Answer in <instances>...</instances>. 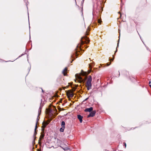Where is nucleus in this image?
<instances>
[{
    "label": "nucleus",
    "instance_id": "1",
    "mask_svg": "<svg viewBox=\"0 0 151 151\" xmlns=\"http://www.w3.org/2000/svg\"><path fill=\"white\" fill-rule=\"evenodd\" d=\"M87 81L86 83V86L87 89L89 90L91 88L92 84L91 82L92 80V78L91 76H89L87 78Z\"/></svg>",
    "mask_w": 151,
    "mask_h": 151
},
{
    "label": "nucleus",
    "instance_id": "2",
    "mask_svg": "<svg viewBox=\"0 0 151 151\" xmlns=\"http://www.w3.org/2000/svg\"><path fill=\"white\" fill-rule=\"evenodd\" d=\"M89 41L90 40L88 37L86 36L83 37L82 38L81 44H83L85 43H88Z\"/></svg>",
    "mask_w": 151,
    "mask_h": 151
},
{
    "label": "nucleus",
    "instance_id": "3",
    "mask_svg": "<svg viewBox=\"0 0 151 151\" xmlns=\"http://www.w3.org/2000/svg\"><path fill=\"white\" fill-rule=\"evenodd\" d=\"M65 123L64 121H62L61 122V127L60 129V132H63L64 129L65 128Z\"/></svg>",
    "mask_w": 151,
    "mask_h": 151
},
{
    "label": "nucleus",
    "instance_id": "4",
    "mask_svg": "<svg viewBox=\"0 0 151 151\" xmlns=\"http://www.w3.org/2000/svg\"><path fill=\"white\" fill-rule=\"evenodd\" d=\"M96 112L95 111H92L90 112V113L89 115L88 116V117H93L96 114Z\"/></svg>",
    "mask_w": 151,
    "mask_h": 151
},
{
    "label": "nucleus",
    "instance_id": "5",
    "mask_svg": "<svg viewBox=\"0 0 151 151\" xmlns=\"http://www.w3.org/2000/svg\"><path fill=\"white\" fill-rule=\"evenodd\" d=\"M93 110V108L92 107H91L90 108H87L86 109H85V111L86 112H91Z\"/></svg>",
    "mask_w": 151,
    "mask_h": 151
},
{
    "label": "nucleus",
    "instance_id": "6",
    "mask_svg": "<svg viewBox=\"0 0 151 151\" xmlns=\"http://www.w3.org/2000/svg\"><path fill=\"white\" fill-rule=\"evenodd\" d=\"M67 68H65L62 71V73L64 76L67 75Z\"/></svg>",
    "mask_w": 151,
    "mask_h": 151
},
{
    "label": "nucleus",
    "instance_id": "7",
    "mask_svg": "<svg viewBox=\"0 0 151 151\" xmlns=\"http://www.w3.org/2000/svg\"><path fill=\"white\" fill-rule=\"evenodd\" d=\"M37 122H36V126H35V133L34 134V137H35V139H34V141H35V139L36 138V137H35V136L36 135V134H37V133L36 132V130L37 127Z\"/></svg>",
    "mask_w": 151,
    "mask_h": 151
},
{
    "label": "nucleus",
    "instance_id": "8",
    "mask_svg": "<svg viewBox=\"0 0 151 151\" xmlns=\"http://www.w3.org/2000/svg\"><path fill=\"white\" fill-rule=\"evenodd\" d=\"M78 118L79 119L80 122L81 123L82 122V119L83 117L82 116H81L80 115H77Z\"/></svg>",
    "mask_w": 151,
    "mask_h": 151
},
{
    "label": "nucleus",
    "instance_id": "9",
    "mask_svg": "<svg viewBox=\"0 0 151 151\" xmlns=\"http://www.w3.org/2000/svg\"><path fill=\"white\" fill-rule=\"evenodd\" d=\"M73 95V93L72 92H70L67 93V96L68 97H72Z\"/></svg>",
    "mask_w": 151,
    "mask_h": 151
},
{
    "label": "nucleus",
    "instance_id": "10",
    "mask_svg": "<svg viewBox=\"0 0 151 151\" xmlns=\"http://www.w3.org/2000/svg\"><path fill=\"white\" fill-rule=\"evenodd\" d=\"M44 137V134H42L40 135L39 140V143Z\"/></svg>",
    "mask_w": 151,
    "mask_h": 151
},
{
    "label": "nucleus",
    "instance_id": "11",
    "mask_svg": "<svg viewBox=\"0 0 151 151\" xmlns=\"http://www.w3.org/2000/svg\"><path fill=\"white\" fill-rule=\"evenodd\" d=\"M42 107V106H41V105L40 106V107L38 110V116L40 114V113L41 111V109Z\"/></svg>",
    "mask_w": 151,
    "mask_h": 151
},
{
    "label": "nucleus",
    "instance_id": "12",
    "mask_svg": "<svg viewBox=\"0 0 151 151\" xmlns=\"http://www.w3.org/2000/svg\"><path fill=\"white\" fill-rule=\"evenodd\" d=\"M76 78H77L78 79H79L81 80H83L82 78L80 76H78L77 74H76Z\"/></svg>",
    "mask_w": 151,
    "mask_h": 151
},
{
    "label": "nucleus",
    "instance_id": "13",
    "mask_svg": "<svg viewBox=\"0 0 151 151\" xmlns=\"http://www.w3.org/2000/svg\"><path fill=\"white\" fill-rule=\"evenodd\" d=\"M89 67L90 70L89 72V73H90L91 71V69L92 68V66L91 63H90L89 65Z\"/></svg>",
    "mask_w": 151,
    "mask_h": 151
},
{
    "label": "nucleus",
    "instance_id": "14",
    "mask_svg": "<svg viewBox=\"0 0 151 151\" xmlns=\"http://www.w3.org/2000/svg\"><path fill=\"white\" fill-rule=\"evenodd\" d=\"M98 22L100 24H101V19H98Z\"/></svg>",
    "mask_w": 151,
    "mask_h": 151
},
{
    "label": "nucleus",
    "instance_id": "15",
    "mask_svg": "<svg viewBox=\"0 0 151 151\" xmlns=\"http://www.w3.org/2000/svg\"><path fill=\"white\" fill-rule=\"evenodd\" d=\"M90 31V30H89V29L88 28V29H87V31L86 32V35H88V31Z\"/></svg>",
    "mask_w": 151,
    "mask_h": 151
},
{
    "label": "nucleus",
    "instance_id": "16",
    "mask_svg": "<svg viewBox=\"0 0 151 151\" xmlns=\"http://www.w3.org/2000/svg\"><path fill=\"white\" fill-rule=\"evenodd\" d=\"M61 140L59 139H57V142L61 144Z\"/></svg>",
    "mask_w": 151,
    "mask_h": 151
},
{
    "label": "nucleus",
    "instance_id": "17",
    "mask_svg": "<svg viewBox=\"0 0 151 151\" xmlns=\"http://www.w3.org/2000/svg\"><path fill=\"white\" fill-rule=\"evenodd\" d=\"M113 58L112 59H110V60L111 61H112L113 60H114V58L113 55Z\"/></svg>",
    "mask_w": 151,
    "mask_h": 151
},
{
    "label": "nucleus",
    "instance_id": "18",
    "mask_svg": "<svg viewBox=\"0 0 151 151\" xmlns=\"http://www.w3.org/2000/svg\"><path fill=\"white\" fill-rule=\"evenodd\" d=\"M78 47H79L81 49V45H78Z\"/></svg>",
    "mask_w": 151,
    "mask_h": 151
},
{
    "label": "nucleus",
    "instance_id": "19",
    "mask_svg": "<svg viewBox=\"0 0 151 151\" xmlns=\"http://www.w3.org/2000/svg\"><path fill=\"white\" fill-rule=\"evenodd\" d=\"M39 120V119L38 118H37V121H36V122H37V123H38V121Z\"/></svg>",
    "mask_w": 151,
    "mask_h": 151
},
{
    "label": "nucleus",
    "instance_id": "20",
    "mask_svg": "<svg viewBox=\"0 0 151 151\" xmlns=\"http://www.w3.org/2000/svg\"><path fill=\"white\" fill-rule=\"evenodd\" d=\"M47 125V124H46L44 126V127H43V129H44V128L46 127V125ZM44 129H43V130ZM43 130V129H42V130Z\"/></svg>",
    "mask_w": 151,
    "mask_h": 151
},
{
    "label": "nucleus",
    "instance_id": "21",
    "mask_svg": "<svg viewBox=\"0 0 151 151\" xmlns=\"http://www.w3.org/2000/svg\"><path fill=\"white\" fill-rule=\"evenodd\" d=\"M110 64H111V63H110L109 64V63H107V66H109V65H110Z\"/></svg>",
    "mask_w": 151,
    "mask_h": 151
},
{
    "label": "nucleus",
    "instance_id": "22",
    "mask_svg": "<svg viewBox=\"0 0 151 151\" xmlns=\"http://www.w3.org/2000/svg\"><path fill=\"white\" fill-rule=\"evenodd\" d=\"M88 99V98H87L86 99L84 100V101H86V100H87Z\"/></svg>",
    "mask_w": 151,
    "mask_h": 151
},
{
    "label": "nucleus",
    "instance_id": "23",
    "mask_svg": "<svg viewBox=\"0 0 151 151\" xmlns=\"http://www.w3.org/2000/svg\"><path fill=\"white\" fill-rule=\"evenodd\" d=\"M151 83V82L150 81L149 82V84H150Z\"/></svg>",
    "mask_w": 151,
    "mask_h": 151
},
{
    "label": "nucleus",
    "instance_id": "24",
    "mask_svg": "<svg viewBox=\"0 0 151 151\" xmlns=\"http://www.w3.org/2000/svg\"><path fill=\"white\" fill-rule=\"evenodd\" d=\"M124 144L125 146V147H126V144L125 143H124Z\"/></svg>",
    "mask_w": 151,
    "mask_h": 151
},
{
    "label": "nucleus",
    "instance_id": "25",
    "mask_svg": "<svg viewBox=\"0 0 151 151\" xmlns=\"http://www.w3.org/2000/svg\"><path fill=\"white\" fill-rule=\"evenodd\" d=\"M117 51V49H116V51H115V52H116Z\"/></svg>",
    "mask_w": 151,
    "mask_h": 151
},
{
    "label": "nucleus",
    "instance_id": "26",
    "mask_svg": "<svg viewBox=\"0 0 151 151\" xmlns=\"http://www.w3.org/2000/svg\"><path fill=\"white\" fill-rule=\"evenodd\" d=\"M84 0H82V2L83 3V2H84Z\"/></svg>",
    "mask_w": 151,
    "mask_h": 151
},
{
    "label": "nucleus",
    "instance_id": "27",
    "mask_svg": "<svg viewBox=\"0 0 151 151\" xmlns=\"http://www.w3.org/2000/svg\"><path fill=\"white\" fill-rule=\"evenodd\" d=\"M149 86H150V87H151V85H149Z\"/></svg>",
    "mask_w": 151,
    "mask_h": 151
},
{
    "label": "nucleus",
    "instance_id": "28",
    "mask_svg": "<svg viewBox=\"0 0 151 151\" xmlns=\"http://www.w3.org/2000/svg\"><path fill=\"white\" fill-rule=\"evenodd\" d=\"M63 148V150H65V149L64 148Z\"/></svg>",
    "mask_w": 151,
    "mask_h": 151
},
{
    "label": "nucleus",
    "instance_id": "29",
    "mask_svg": "<svg viewBox=\"0 0 151 151\" xmlns=\"http://www.w3.org/2000/svg\"><path fill=\"white\" fill-rule=\"evenodd\" d=\"M42 91L43 92V90H42Z\"/></svg>",
    "mask_w": 151,
    "mask_h": 151
},
{
    "label": "nucleus",
    "instance_id": "30",
    "mask_svg": "<svg viewBox=\"0 0 151 151\" xmlns=\"http://www.w3.org/2000/svg\"><path fill=\"white\" fill-rule=\"evenodd\" d=\"M118 45V43L117 44V46Z\"/></svg>",
    "mask_w": 151,
    "mask_h": 151
}]
</instances>
